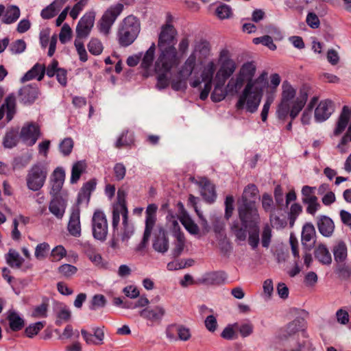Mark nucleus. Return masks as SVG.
I'll return each instance as SVG.
<instances>
[{"instance_id":"obj_27","label":"nucleus","mask_w":351,"mask_h":351,"mask_svg":"<svg viewBox=\"0 0 351 351\" xmlns=\"http://www.w3.org/2000/svg\"><path fill=\"white\" fill-rule=\"evenodd\" d=\"M45 73V66L43 64L36 63L29 71H28L21 79V82H25L36 78L40 81L44 77Z\"/></svg>"},{"instance_id":"obj_3","label":"nucleus","mask_w":351,"mask_h":351,"mask_svg":"<svg viewBox=\"0 0 351 351\" xmlns=\"http://www.w3.org/2000/svg\"><path fill=\"white\" fill-rule=\"evenodd\" d=\"M49 171L47 163L38 162L34 164L27 171L25 178L27 189L32 191H38L41 189L47 180Z\"/></svg>"},{"instance_id":"obj_57","label":"nucleus","mask_w":351,"mask_h":351,"mask_svg":"<svg viewBox=\"0 0 351 351\" xmlns=\"http://www.w3.org/2000/svg\"><path fill=\"white\" fill-rule=\"evenodd\" d=\"M31 160V156H20L15 157L12 164V167L14 169L24 168L29 163Z\"/></svg>"},{"instance_id":"obj_17","label":"nucleus","mask_w":351,"mask_h":351,"mask_svg":"<svg viewBox=\"0 0 351 351\" xmlns=\"http://www.w3.org/2000/svg\"><path fill=\"white\" fill-rule=\"evenodd\" d=\"M65 178V172L63 169L57 167L53 172L51 180V189L49 194L52 197H62L60 194Z\"/></svg>"},{"instance_id":"obj_2","label":"nucleus","mask_w":351,"mask_h":351,"mask_svg":"<svg viewBox=\"0 0 351 351\" xmlns=\"http://www.w3.org/2000/svg\"><path fill=\"white\" fill-rule=\"evenodd\" d=\"M141 30L138 19L133 15L125 17L118 31V40L120 45L128 47L132 44L136 39Z\"/></svg>"},{"instance_id":"obj_32","label":"nucleus","mask_w":351,"mask_h":351,"mask_svg":"<svg viewBox=\"0 0 351 351\" xmlns=\"http://www.w3.org/2000/svg\"><path fill=\"white\" fill-rule=\"evenodd\" d=\"M249 226H243L241 222L236 220L231 223L230 230L237 240L244 241L247 238V228Z\"/></svg>"},{"instance_id":"obj_64","label":"nucleus","mask_w":351,"mask_h":351,"mask_svg":"<svg viewBox=\"0 0 351 351\" xmlns=\"http://www.w3.org/2000/svg\"><path fill=\"white\" fill-rule=\"evenodd\" d=\"M182 223L184 228L191 234H196L199 232V228L196 223L189 217H184Z\"/></svg>"},{"instance_id":"obj_23","label":"nucleus","mask_w":351,"mask_h":351,"mask_svg":"<svg viewBox=\"0 0 351 351\" xmlns=\"http://www.w3.org/2000/svg\"><path fill=\"white\" fill-rule=\"evenodd\" d=\"M67 205V199L63 197H52L49 205L50 213L57 219H62Z\"/></svg>"},{"instance_id":"obj_45","label":"nucleus","mask_w":351,"mask_h":351,"mask_svg":"<svg viewBox=\"0 0 351 351\" xmlns=\"http://www.w3.org/2000/svg\"><path fill=\"white\" fill-rule=\"evenodd\" d=\"M134 143V136L128 131L123 132L117 139L115 147L121 148L122 147L130 146Z\"/></svg>"},{"instance_id":"obj_25","label":"nucleus","mask_w":351,"mask_h":351,"mask_svg":"<svg viewBox=\"0 0 351 351\" xmlns=\"http://www.w3.org/2000/svg\"><path fill=\"white\" fill-rule=\"evenodd\" d=\"M305 326V319L302 317H297L287 326L285 330L279 335V339L281 341L289 339V337L298 331L300 330H303Z\"/></svg>"},{"instance_id":"obj_60","label":"nucleus","mask_w":351,"mask_h":351,"mask_svg":"<svg viewBox=\"0 0 351 351\" xmlns=\"http://www.w3.org/2000/svg\"><path fill=\"white\" fill-rule=\"evenodd\" d=\"M45 322H38L34 324L29 325L25 328V332L28 337H33L41 330L44 326Z\"/></svg>"},{"instance_id":"obj_40","label":"nucleus","mask_w":351,"mask_h":351,"mask_svg":"<svg viewBox=\"0 0 351 351\" xmlns=\"http://www.w3.org/2000/svg\"><path fill=\"white\" fill-rule=\"evenodd\" d=\"M123 231L121 233V241L127 242L134 234V226L128 221V214L123 215Z\"/></svg>"},{"instance_id":"obj_51","label":"nucleus","mask_w":351,"mask_h":351,"mask_svg":"<svg viewBox=\"0 0 351 351\" xmlns=\"http://www.w3.org/2000/svg\"><path fill=\"white\" fill-rule=\"evenodd\" d=\"M107 303L106 299L104 295H95L91 300L90 309L95 311L97 308H103Z\"/></svg>"},{"instance_id":"obj_54","label":"nucleus","mask_w":351,"mask_h":351,"mask_svg":"<svg viewBox=\"0 0 351 351\" xmlns=\"http://www.w3.org/2000/svg\"><path fill=\"white\" fill-rule=\"evenodd\" d=\"M171 327H175L176 330L178 335V339L181 341H186L191 337L190 329L183 325H172Z\"/></svg>"},{"instance_id":"obj_39","label":"nucleus","mask_w":351,"mask_h":351,"mask_svg":"<svg viewBox=\"0 0 351 351\" xmlns=\"http://www.w3.org/2000/svg\"><path fill=\"white\" fill-rule=\"evenodd\" d=\"M86 167L85 162L82 160L77 161L73 165L71 176V182L72 184L76 183L79 180L82 173L85 171Z\"/></svg>"},{"instance_id":"obj_46","label":"nucleus","mask_w":351,"mask_h":351,"mask_svg":"<svg viewBox=\"0 0 351 351\" xmlns=\"http://www.w3.org/2000/svg\"><path fill=\"white\" fill-rule=\"evenodd\" d=\"M234 328L238 330L243 337H247L252 334L254 330V326L250 322L239 324L238 323L234 324Z\"/></svg>"},{"instance_id":"obj_35","label":"nucleus","mask_w":351,"mask_h":351,"mask_svg":"<svg viewBox=\"0 0 351 351\" xmlns=\"http://www.w3.org/2000/svg\"><path fill=\"white\" fill-rule=\"evenodd\" d=\"M315 258L322 264L329 265L332 262V257L328 250L324 245H319L315 250Z\"/></svg>"},{"instance_id":"obj_55","label":"nucleus","mask_w":351,"mask_h":351,"mask_svg":"<svg viewBox=\"0 0 351 351\" xmlns=\"http://www.w3.org/2000/svg\"><path fill=\"white\" fill-rule=\"evenodd\" d=\"M126 192L124 190L119 189L117 191V202L114 207L121 208L123 210L124 215L128 214V208L126 206Z\"/></svg>"},{"instance_id":"obj_56","label":"nucleus","mask_w":351,"mask_h":351,"mask_svg":"<svg viewBox=\"0 0 351 351\" xmlns=\"http://www.w3.org/2000/svg\"><path fill=\"white\" fill-rule=\"evenodd\" d=\"M271 237L272 234L271 227L268 224L265 225L261 233V244L263 247L265 248L269 247L271 243Z\"/></svg>"},{"instance_id":"obj_21","label":"nucleus","mask_w":351,"mask_h":351,"mask_svg":"<svg viewBox=\"0 0 351 351\" xmlns=\"http://www.w3.org/2000/svg\"><path fill=\"white\" fill-rule=\"evenodd\" d=\"M308 87L303 86L300 90L299 96L292 102L291 110V121L295 119L306 104L308 99Z\"/></svg>"},{"instance_id":"obj_14","label":"nucleus","mask_w":351,"mask_h":351,"mask_svg":"<svg viewBox=\"0 0 351 351\" xmlns=\"http://www.w3.org/2000/svg\"><path fill=\"white\" fill-rule=\"evenodd\" d=\"M39 94V88L36 84H28L19 89L18 97L23 104L31 105L38 99Z\"/></svg>"},{"instance_id":"obj_18","label":"nucleus","mask_w":351,"mask_h":351,"mask_svg":"<svg viewBox=\"0 0 351 351\" xmlns=\"http://www.w3.org/2000/svg\"><path fill=\"white\" fill-rule=\"evenodd\" d=\"M104 326L93 328L91 333L85 329L81 330V335L88 345L100 346L104 343Z\"/></svg>"},{"instance_id":"obj_28","label":"nucleus","mask_w":351,"mask_h":351,"mask_svg":"<svg viewBox=\"0 0 351 351\" xmlns=\"http://www.w3.org/2000/svg\"><path fill=\"white\" fill-rule=\"evenodd\" d=\"M317 227L319 232L324 237H330L335 229L332 220L327 216H321L317 221Z\"/></svg>"},{"instance_id":"obj_50","label":"nucleus","mask_w":351,"mask_h":351,"mask_svg":"<svg viewBox=\"0 0 351 351\" xmlns=\"http://www.w3.org/2000/svg\"><path fill=\"white\" fill-rule=\"evenodd\" d=\"M316 188L310 186H304L302 189V202H311V200H315L317 198L315 195Z\"/></svg>"},{"instance_id":"obj_33","label":"nucleus","mask_w":351,"mask_h":351,"mask_svg":"<svg viewBox=\"0 0 351 351\" xmlns=\"http://www.w3.org/2000/svg\"><path fill=\"white\" fill-rule=\"evenodd\" d=\"M246 82L243 80L238 75L234 77H232L228 81L226 88L230 95H234L237 94L239 90L242 88Z\"/></svg>"},{"instance_id":"obj_10","label":"nucleus","mask_w":351,"mask_h":351,"mask_svg":"<svg viewBox=\"0 0 351 351\" xmlns=\"http://www.w3.org/2000/svg\"><path fill=\"white\" fill-rule=\"evenodd\" d=\"M158 206L154 204H149L146 208L145 215V228L143 237V239L139 244V248L143 249L146 247L154 226L156 221V211Z\"/></svg>"},{"instance_id":"obj_59","label":"nucleus","mask_w":351,"mask_h":351,"mask_svg":"<svg viewBox=\"0 0 351 351\" xmlns=\"http://www.w3.org/2000/svg\"><path fill=\"white\" fill-rule=\"evenodd\" d=\"M74 45L80 56V60L84 62H86L88 60V54L84 47L83 40L75 38Z\"/></svg>"},{"instance_id":"obj_5","label":"nucleus","mask_w":351,"mask_h":351,"mask_svg":"<svg viewBox=\"0 0 351 351\" xmlns=\"http://www.w3.org/2000/svg\"><path fill=\"white\" fill-rule=\"evenodd\" d=\"M296 90L288 81H284L282 84L281 101L277 109L278 118L285 119L288 115L291 117V110L293 101L295 99Z\"/></svg>"},{"instance_id":"obj_29","label":"nucleus","mask_w":351,"mask_h":351,"mask_svg":"<svg viewBox=\"0 0 351 351\" xmlns=\"http://www.w3.org/2000/svg\"><path fill=\"white\" fill-rule=\"evenodd\" d=\"M258 193V190L256 185H247L243 190L241 199L239 201V204H256Z\"/></svg>"},{"instance_id":"obj_15","label":"nucleus","mask_w":351,"mask_h":351,"mask_svg":"<svg viewBox=\"0 0 351 351\" xmlns=\"http://www.w3.org/2000/svg\"><path fill=\"white\" fill-rule=\"evenodd\" d=\"M228 275L223 271L206 272L199 278V283L208 286H220L226 283Z\"/></svg>"},{"instance_id":"obj_61","label":"nucleus","mask_w":351,"mask_h":351,"mask_svg":"<svg viewBox=\"0 0 351 351\" xmlns=\"http://www.w3.org/2000/svg\"><path fill=\"white\" fill-rule=\"evenodd\" d=\"M66 255V250L62 245L55 247L51 252V261H60Z\"/></svg>"},{"instance_id":"obj_49","label":"nucleus","mask_w":351,"mask_h":351,"mask_svg":"<svg viewBox=\"0 0 351 351\" xmlns=\"http://www.w3.org/2000/svg\"><path fill=\"white\" fill-rule=\"evenodd\" d=\"M71 317V311L66 307L61 308L56 313V324L61 326L64 322H68Z\"/></svg>"},{"instance_id":"obj_43","label":"nucleus","mask_w":351,"mask_h":351,"mask_svg":"<svg viewBox=\"0 0 351 351\" xmlns=\"http://www.w3.org/2000/svg\"><path fill=\"white\" fill-rule=\"evenodd\" d=\"M175 237L176 238V241L175 242V247L172 253L174 257H178L181 254L184 250L185 240L184 234L180 232H176Z\"/></svg>"},{"instance_id":"obj_6","label":"nucleus","mask_w":351,"mask_h":351,"mask_svg":"<svg viewBox=\"0 0 351 351\" xmlns=\"http://www.w3.org/2000/svg\"><path fill=\"white\" fill-rule=\"evenodd\" d=\"M238 215L243 226L256 227L260 223V215L256 204H239Z\"/></svg>"},{"instance_id":"obj_9","label":"nucleus","mask_w":351,"mask_h":351,"mask_svg":"<svg viewBox=\"0 0 351 351\" xmlns=\"http://www.w3.org/2000/svg\"><path fill=\"white\" fill-rule=\"evenodd\" d=\"M93 235L95 239L105 241L108 234V221L106 215L96 210L92 218Z\"/></svg>"},{"instance_id":"obj_13","label":"nucleus","mask_w":351,"mask_h":351,"mask_svg":"<svg viewBox=\"0 0 351 351\" xmlns=\"http://www.w3.org/2000/svg\"><path fill=\"white\" fill-rule=\"evenodd\" d=\"M40 136V128L37 124L34 123H28L25 124L22 127L19 134L22 141L27 146L34 145L36 143Z\"/></svg>"},{"instance_id":"obj_1","label":"nucleus","mask_w":351,"mask_h":351,"mask_svg":"<svg viewBox=\"0 0 351 351\" xmlns=\"http://www.w3.org/2000/svg\"><path fill=\"white\" fill-rule=\"evenodd\" d=\"M256 71V66L252 62L244 63L237 75L246 82V85L239 96L235 104L237 110H245L247 112L254 113L258 110L266 84L265 75H261L252 80Z\"/></svg>"},{"instance_id":"obj_62","label":"nucleus","mask_w":351,"mask_h":351,"mask_svg":"<svg viewBox=\"0 0 351 351\" xmlns=\"http://www.w3.org/2000/svg\"><path fill=\"white\" fill-rule=\"evenodd\" d=\"M216 14L221 19H228L232 14V9L228 5L222 3L217 8Z\"/></svg>"},{"instance_id":"obj_20","label":"nucleus","mask_w":351,"mask_h":351,"mask_svg":"<svg viewBox=\"0 0 351 351\" xmlns=\"http://www.w3.org/2000/svg\"><path fill=\"white\" fill-rule=\"evenodd\" d=\"M153 248L158 252L164 254L169 249V240L165 230L158 227L154 232Z\"/></svg>"},{"instance_id":"obj_30","label":"nucleus","mask_w":351,"mask_h":351,"mask_svg":"<svg viewBox=\"0 0 351 351\" xmlns=\"http://www.w3.org/2000/svg\"><path fill=\"white\" fill-rule=\"evenodd\" d=\"M196 59L195 52L194 51L191 53L179 71L178 75L180 77L189 78L195 67Z\"/></svg>"},{"instance_id":"obj_7","label":"nucleus","mask_w":351,"mask_h":351,"mask_svg":"<svg viewBox=\"0 0 351 351\" xmlns=\"http://www.w3.org/2000/svg\"><path fill=\"white\" fill-rule=\"evenodd\" d=\"M124 9L123 3H118L109 7L104 13L99 22V31L104 34H108L112 25L114 24L117 17L121 14Z\"/></svg>"},{"instance_id":"obj_58","label":"nucleus","mask_w":351,"mask_h":351,"mask_svg":"<svg viewBox=\"0 0 351 351\" xmlns=\"http://www.w3.org/2000/svg\"><path fill=\"white\" fill-rule=\"evenodd\" d=\"M88 49L91 54L97 56L102 52L103 45L98 39L92 38L88 44Z\"/></svg>"},{"instance_id":"obj_22","label":"nucleus","mask_w":351,"mask_h":351,"mask_svg":"<svg viewBox=\"0 0 351 351\" xmlns=\"http://www.w3.org/2000/svg\"><path fill=\"white\" fill-rule=\"evenodd\" d=\"M334 111L333 104L330 100L322 101L315 110V119L317 122L328 119Z\"/></svg>"},{"instance_id":"obj_37","label":"nucleus","mask_w":351,"mask_h":351,"mask_svg":"<svg viewBox=\"0 0 351 351\" xmlns=\"http://www.w3.org/2000/svg\"><path fill=\"white\" fill-rule=\"evenodd\" d=\"M332 252L335 261L341 263L347 257V247L343 241H338L333 247Z\"/></svg>"},{"instance_id":"obj_34","label":"nucleus","mask_w":351,"mask_h":351,"mask_svg":"<svg viewBox=\"0 0 351 351\" xmlns=\"http://www.w3.org/2000/svg\"><path fill=\"white\" fill-rule=\"evenodd\" d=\"M10 328L13 331H19L24 326V320L14 311H9L8 315Z\"/></svg>"},{"instance_id":"obj_12","label":"nucleus","mask_w":351,"mask_h":351,"mask_svg":"<svg viewBox=\"0 0 351 351\" xmlns=\"http://www.w3.org/2000/svg\"><path fill=\"white\" fill-rule=\"evenodd\" d=\"M176 35L177 31L173 25L167 23L162 25L158 36V49H167L170 47H174Z\"/></svg>"},{"instance_id":"obj_52","label":"nucleus","mask_w":351,"mask_h":351,"mask_svg":"<svg viewBox=\"0 0 351 351\" xmlns=\"http://www.w3.org/2000/svg\"><path fill=\"white\" fill-rule=\"evenodd\" d=\"M73 141L71 138H65L59 144V149L63 156H69L73 147Z\"/></svg>"},{"instance_id":"obj_8","label":"nucleus","mask_w":351,"mask_h":351,"mask_svg":"<svg viewBox=\"0 0 351 351\" xmlns=\"http://www.w3.org/2000/svg\"><path fill=\"white\" fill-rule=\"evenodd\" d=\"M219 62L220 67L215 75V80L226 81L237 69L235 62L230 58L229 51L223 49L220 52Z\"/></svg>"},{"instance_id":"obj_19","label":"nucleus","mask_w":351,"mask_h":351,"mask_svg":"<svg viewBox=\"0 0 351 351\" xmlns=\"http://www.w3.org/2000/svg\"><path fill=\"white\" fill-rule=\"evenodd\" d=\"M67 230L75 237L81 236L80 209L77 206H73L71 208Z\"/></svg>"},{"instance_id":"obj_11","label":"nucleus","mask_w":351,"mask_h":351,"mask_svg":"<svg viewBox=\"0 0 351 351\" xmlns=\"http://www.w3.org/2000/svg\"><path fill=\"white\" fill-rule=\"evenodd\" d=\"M95 19V12H88L80 19L75 29V38L84 40L88 37L93 27Z\"/></svg>"},{"instance_id":"obj_41","label":"nucleus","mask_w":351,"mask_h":351,"mask_svg":"<svg viewBox=\"0 0 351 351\" xmlns=\"http://www.w3.org/2000/svg\"><path fill=\"white\" fill-rule=\"evenodd\" d=\"M8 264L12 267L20 268L23 264V259L19 252L14 250H10L6 257Z\"/></svg>"},{"instance_id":"obj_44","label":"nucleus","mask_w":351,"mask_h":351,"mask_svg":"<svg viewBox=\"0 0 351 351\" xmlns=\"http://www.w3.org/2000/svg\"><path fill=\"white\" fill-rule=\"evenodd\" d=\"M216 71V64L213 61L207 63L202 73V78L204 82H212L213 75Z\"/></svg>"},{"instance_id":"obj_31","label":"nucleus","mask_w":351,"mask_h":351,"mask_svg":"<svg viewBox=\"0 0 351 351\" xmlns=\"http://www.w3.org/2000/svg\"><path fill=\"white\" fill-rule=\"evenodd\" d=\"M225 82L226 81L215 79V87L210 96L214 102L221 101L225 99L227 95H229L226 86L224 88Z\"/></svg>"},{"instance_id":"obj_4","label":"nucleus","mask_w":351,"mask_h":351,"mask_svg":"<svg viewBox=\"0 0 351 351\" xmlns=\"http://www.w3.org/2000/svg\"><path fill=\"white\" fill-rule=\"evenodd\" d=\"M159 51L160 53L154 64L155 72L169 73L179 64L180 60L175 47L159 49Z\"/></svg>"},{"instance_id":"obj_63","label":"nucleus","mask_w":351,"mask_h":351,"mask_svg":"<svg viewBox=\"0 0 351 351\" xmlns=\"http://www.w3.org/2000/svg\"><path fill=\"white\" fill-rule=\"evenodd\" d=\"M251 228L254 230L249 233L248 243L253 249H256L260 241L258 226Z\"/></svg>"},{"instance_id":"obj_53","label":"nucleus","mask_w":351,"mask_h":351,"mask_svg":"<svg viewBox=\"0 0 351 351\" xmlns=\"http://www.w3.org/2000/svg\"><path fill=\"white\" fill-rule=\"evenodd\" d=\"M315 230L311 223H306L302 228V241L309 242L315 236Z\"/></svg>"},{"instance_id":"obj_47","label":"nucleus","mask_w":351,"mask_h":351,"mask_svg":"<svg viewBox=\"0 0 351 351\" xmlns=\"http://www.w3.org/2000/svg\"><path fill=\"white\" fill-rule=\"evenodd\" d=\"M50 250V246L49 243L46 242L41 243L36 245L35 249V257L38 260L45 259Z\"/></svg>"},{"instance_id":"obj_36","label":"nucleus","mask_w":351,"mask_h":351,"mask_svg":"<svg viewBox=\"0 0 351 351\" xmlns=\"http://www.w3.org/2000/svg\"><path fill=\"white\" fill-rule=\"evenodd\" d=\"M20 10L16 5H10L5 11L3 22L5 24H11L16 22L20 16Z\"/></svg>"},{"instance_id":"obj_26","label":"nucleus","mask_w":351,"mask_h":351,"mask_svg":"<svg viewBox=\"0 0 351 351\" xmlns=\"http://www.w3.org/2000/svg\"><path fill=\"white\" fill-rule=\"evenodd\" d=\"M4 108L7 110L6 119L8 121H10L16 112V98L14 94L8 95L5 100V103L0 108V120L3 117Z\"/></svg>"},{"instance_id":"obj_38","label":"nucleus","mask_w":351,"mask_h":351,"mask_svg":"<svg viewBox=\"0 0 351 351\" xmlns=\"http://www.w3.org/2000/svg\"><path fill=\"white\" fill-rule=\"evenodd\" d=\"M19 141V134L16 130H12L8 132L3 141V145L5 148H12L15 147Z\"/></svg>"},{"instance_id":"obj_24","label":"nucleus","mask_w":351,"mask_h":351,"mask_svg":"<svg viewBox=\"0 0 351 351\" xmlns=\"http://www.w3.org/2000/svg\"><path fill=\"white\" fill-rule=\"evenodd\" d=\"M139 315L152 323L160 322L165 315V309L161 306H156L154 308L147 307L141 311Z\"/></svg>"},{"instance_id":"obj_48","label":"nucleus","mask_w":351,"mask_h":351,"mask_svg":"<svg viewBox=\"0 0 351 351\" xmlns=\"http://www.w3.org/2000/svg\"><path fill=\"white\" fill-rule=\"evenodd\" d=\"M77 271L75 266L63 264L58 268V272L64 278H69Z\"/></svg>"},{"instance_id":"obj_42","label":"nucleus","mask_w":351,"mask_h":351,"mask_svg":"<svg viewBox=\"0 0 351 351\" xmlns=\"http://www.w3.org/2000/svg\"><path fill=\"white\" fill-rule=\"evenodd\" d=\"M156 50V45L154 43L150 46V47L145 52L141 62V66L145 69H149L154 61V53Z\"/></svg>"},{"instance_id":"obj_16","label":"nucleus","mask_w":351,"mask_h":351,"mask_svg":"<svg viewBox=\"0 0 351 351\" xmlns=\"http://www.w3.org/2000/svg\"><path fill=\"white\" fill-rule=\"evenodd\" d=\"M191 181L201 188V195L208 203H213L216 199L215 186L206 178H201L199 180H195L194 178Z\"/></svg>"}]
</instances>
